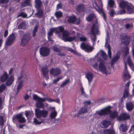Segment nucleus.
<instances>
[{
	"mask_svg": "<svg viewBox=\"0 0 134 134\" xmlns=\"http://www.w3.org/2000/svg\"><path fill=\"white\" fill-rule=\"evenodd\" d=\"M99 69L103 73L107 74V70L103 61H100L99 65Z\"/></svg>",
	"mask_w": 134,
	"mask_h": 134,
	"instance_id": "obj_8",
	"label": "nucleus"
},
{
	"mask_svg": "<svg viewBox=\"0 0 134 134\" xmlns=\"http://www.w3.org/2000/svg\"><path fill=\"white\" fill-rule=\"evenodd\" d=\"M70 82V80L69 79H66L64 81L62 82V84L60 85V87L61 88L64 87Z\"/></svg>",
	"mask_w": 134,
	"mask_h": 134,
	"instance_id": "obj_40",
	"label": "nucleus"
},
{
	"mask_svg": "<svg viewBox=\"0 0 134 134\" xmlns=\"http://www.w3.org/2000/svg\"><path fill=\"white\" fill-rule=\"evenodd\" d=\"M45 98H42L38 101H37L36 104L37 107L38 109L42 108L44 109V105L43 103V102L45 101Z\"/></svg>",
	"mask_w": 134,
	"mask_h": 134,
	"instance_id": "obj_12",
	"label": "nucleus"
},
{
	"mask_svg": "<svg viewBox=\"0 0 134 134\" xmlns=\"http://www.w3.org/2000/svg\"><path fill=\"white\" fill-rule=\"evenodd\" d=\"M35 111V115L37 118L40 119L42 117L45 118L48 113V111L44 109L41 110L40 109L36 108Z\"/></svg>",
	"mask_w": 134,
	"mask_h": 134,
	"instance_id": "obj_3",
	"label": "nucleus"
},
{
	"mask_svg": "<svg viewBox=\"0 0 134 134\" xmlns=\"http://www.w3.org/2000/svg\"><path fill=\"white\" fill-rule=\"evenodd\" d=\"M129 94V92L128 90H127V89L126 88V87H125L124 91V93L122 98L125 99L126 97H128Z\"/></svg>",
	"mask_w": 134,
	"mask_h": 134,
	"instance_id": "obj_33",
	"label": "nucleus"
},
{
	"mask_svg": "<svg viewBox=\"0 0 134 134\" xmlns=\"http://www.w3.org/2000/svg\"><path fill=\"white\" fill-rule=\"evenodd\" d=\"M4 123L3 117L1 116V126H3L4 125Z\"/></svg>",
	"mask_w": 134,
	"mask_h": 134,
	"instance_id": "obj_59",
	"label": "nucleus"
},
{
	"mask_svg": "<svg viewBox=\"0 0 134 134\" xmlns=\"http://www.w3.org/2000/svg\"><path fill=\"white\" fill-rule=\"evenodd\" d=\"M125 49V50L122 55L123 58L125 59H126L127 55L129 53V48L127 47H126Z\"/></svg>",
	"mask_w": 134,
	"mask_h": 134,
	"instance_id": "obj_35",
	"label": "nucleus"
},
{
	"mask_svg": "<svg viewBox=\"0 0 134 134\" xmlns=\"http://www.w3.org/2000/svg\"><path fill=\"white\" fill-rule=\"evenodd\" d=\"M103 133L104 134H115V132L113 129L105 130L103 131Z\"/></svg>",
	"mask_w": 134,
	"mask_h": 134,
	"instance_id": "obj_28",
	"label": "nucleus"
},
{
	"mask_svg": "<svg viewBox=\"0 0 134 134\" xmlns=\"http://www.w3.org/2000/svg\"><path fill=\"white\" fill-rule=\"evenodd\" d=\"M12 121L14 123L16 124L17 127V123L18 122L20 123H24L26 121V120L23 116L22 114L20 113L13 115L12 117Z\"/></svg>",
	"mask_w": 134,
	"mask_h": 134,
	"instance_id": "obj_2",
	"label": "nucleus"
},
{
	"mask_svg": "<svg viewBox=\"0 0 134 134\" xmlns=\"http://www.w3.org/2000/svg\"><path fill=\"white\" fill-rule=\"evenodd\" d=\"M81 47L83 50H85V52L87 53L92 52L93 49V47L87 43L82 42L81 45Z\"/></svg>",
	"mask_w": 134,
	"mask_h": 134,
	"instance_id": "obj_6",
	"label": "nucleus"
},
{
	"mask_svg": "<svg viewBox=\"0 0 134 134\" xmlns=\"http://www.w3.org/2000/svg\"><path fill=\"white\" fill-rule=\"evenodd\" d=\"M130 118V116L128 114L125 113H122L118 117L117 120L119 121L125 120L129 119Z\"/></svg>",
	"mask_w": 134,
	"mask_h": 134,
	"instance_id": "obj_9",
	"label": "nucleus"
},
{
	"mask_svg": "<svg viewBox=\"0 0 134 134\" xmlns=\"http://www.w3.org/2000/svg\"><path fill=\"white\" fill-rule=\"evenodd\" d=\"M123 74L124 77H127L129 79H130L131 78V76L128 74H127L126 73V72H124Z\"/></svg>",
	"mask_w": 134,
	"mask_h": 134,
	"instance_id": "obj_58",
	"label": "nucleus"
},
{
	"mask_svg": "<svg viewBox=\"0 0 134 134\" xmlns=\"http://www.w3.org/2000/svg\"><path fill=\"white\" fill-rule=\"evenodd\" d=\"M128 5L127 4L124 2H121L120 3L119 6L120 8L122 9L121 11V14H122L125 13L126 10L125 9H126L127 8V6Z\"/></svg>",
	"mask_w": 134,
	"mask_h": 134,
	"instance_id": "obj_13",
	"label": "nucleus"
},
{
	"mask_svg": "<svg viewBox=\"0 0 134 134\" xmlns=\"http://www.w3.org/2000/svg\"><path fill=\"white\" fill-rule=\"evenodd\" d=\"M9 0H1V3L7 4Z\"/></svg>",
	"mask_w": 134,
	"mask_h": 134,
	"instance_id": "obj_63",
	"label": "nucleus"
},
{
	"mask_svg": "<svg viewBox=\"0 0 134 134\" xmlns=\"http://www.w3.org/2000/svg\"><path fill=\"white\" fill-rule=\"evenodd\" d=\"M40 55L43 57L48 56L50 53V49L47 47H42L39 49Z\"/></svg>",
	"mask_w": 134,
	"mask_h": 134,
	"instance_id": "obj_5",
	"label": "nucleus"
},
{
	"mask_svg": "<svg viewBox=\"0 0 134 134\" xmlns=\"http://www.w3.org/2000/svg\"><path fill=\"white\" fill-rule=\"evenodd\" d=\"M52 49L55 52H60L61 51V49L60 48H58L56 45H55L53 46Z\"/></svg>",
	"mask_w": 134,
	"mask_h": 134,
	"instance_id": "obj_43",
	"label": "nucleus"
},
{
	"mask_svg": "<svg viewBox=\"0 0 134 134\" xmlns=\"http://www.w3.org/2000/svg\"><path fill=\"white\" fill-rule=\"evenodd\" d=\"M100 51L101 52L102 54L101 56L105 60L107 59L108 58V57L106 53L103 50H100Z\"/></svg>",
	"mask_w": 134,
	"mask_h": 134,
	"instance_id": "obj_48",
	"label": "nucleus"
},
{
	"mask_svg": "<svg viewBox=\"0 0 134 134\" xmlns=\"http://www.w3.org/2000/svg\"><path fill=\"white\" fill-rule=\"evenodd\" d=\"M41 70L43 76L46 78V79L47 80L49 79V70L48 68L46 67H43L41 68Z\"/></svg>",
	"mask_w": 134,
	"mask_h": 134,
	"instance_id": "obj_14",
	"label": "nucleus"
},
{
	"mask_svg": "<svg viewBox=\"0 0 134 134\" xmlns=\"http://www.w3.org/2000/svg\"><path fill=\"white\" fill-rule=\"evenodd\" d=\"M84 103L85 105V106L87 107V105H89L91 103V102L90 100L84 102Z\"/></svg>",
	"mask_w": 134,
	"mask_h": 134,
	"instance_id": "obj_57",
	"label": "nucleus"
},
{
	"mask_svg": "<svg viewBox=\"0 0 134 134\" xmlns=\"http://www.w3.org/2000/svg\"><path fill=\"white\" fill-rule=\"evenodd\" d=\"M114 4V2L113 0H108V5L110 8H113Z\"/></svg>",
	"mask_w": 134,
	"mask_h": 134,
	"instance_id": "obj_42",
	"label": "nucleus"
},
{
	"mask_svg": "<svg viewBox=\"0 0 134 134\" xmlns=\"http://www.w3.org/2000/svg\"><path fill=\"white\" fill-rule=\"evenodd\" d=\"M132 27V25L130 24H127L125 25V27L127 29H129V28Z\"/></svg>",
	"mask_w": 134,
	"mask_h": 134,
	"instance_id": "obj_56",
	"label": "nucleus"
},
{
	"mask_svg": "<svg viewBox=\"0 0 134 134\" xmlns=\"http://www.w3.org/2000/svg\"><path fill=\"white\" fill-rule=\"evenodd\" d=\"M37 12L35 14V16L37 15L38 17H42L43 14L42 10L41 8L37 9Z\"/></svg>",
	"mask_w": 134,
	"mask_h": 134,
	"instance_id": "obj_26",
	"label": "nucleus"
},
{
	"mask_svg": "<svg viewBox=\"0 0 134 134\" xmlns=\"http://www.w3.org/2000/svg\"><path fill=\"white\" fill-rule=\"evenodd\" d=\"M99 32L98 28L95 24H93L91 27L90 30L91 34L95 35L98 34Z\"/></svg>",
	"mask_w": 134,
	"mask_h": 134,
	"instance_id": "obj_11",
	"label": "nucleus"
},
{
	"mask_svg": "<svg viewBox=\"0 0 134 134\" xmlns=\"http://www.w3.org/2000/svg\"><path fill=\"white\" fill-rule=\"evenodd\" d=\"M23 83V81H19V83L17 87V90H20L21 88L22 87Z\"/></svg>",
	"mask_w": 134,
	"mask_h": 134,
	"instance_id": "obj_49",
	"label": "nucleus"
},
{
	"mask_svg": "<svg viewBox=\"0 0 134 134\" xmlns=\"http://www.w3.org/2000/svg\"><path fill=\"white\" fill-rule=\"evenodd\" d=\"M44 120L42 118H34V119L33 123L36 125H39L41 124L44 121Z\"/></svg>",
	"mask_w": 134,
	"mask_h": 134,
	"instance_id": "obj_20",
	"label": "nucleus"
},
{
	"mask_svg": "<svg viewBox=\"0 0 134 134\" xmlns=\"http://www.w3.org/2000/svg\"><path fill=\"white\" fill-rule=\"evenodd\" d=\"M42 98H41L39 97L36 94H34L33 95V99L35 101H38V100H39Z\"/></svg>",
	"mask_w": 134,
	"mask_h": 134,
	"instance_id": "obj_50",
	"label": "nucleus"
},
{
	"mask_svg": "<svg viewBox=\"0 0 134 134\" xmlns=\"http://www.w3.org/2000/svg\"><path fill=\"white\" fill-rule=\"evenodd\" d=\"M96 16L94 14L91 13L86 18V20L88 22H91L94 19Z\"/></svg>",
	"mask_w": 134,
	"mask_h": 134,
	"instance_id": "obj_23",
	"label": "nucleus"
},
{
	"mask_svg": "<svg viewBox=\"0 0 134 134\" xmlns=\"http://www.w3.org/2000/svg\"><path fill=\"white\" fill-rule=\"evenodd\" d=\"M61 79L62 77H60L57 78L55 79H54L53 80V83H55V84H56L57 83V82H58L59 81V80Z\"/></svg>",
	"mask_w": 134,
	"mask_h": 134,
	"instance_id": "obj_53",
	"label": "nucleus"
},
{
	"mask_svg": "<svg viewBox=\"0 0 134 134\" xmlns=\"http://www.w3.org/2000/svg\"><path fill=\"white\" fill-rule=\"evenodd\" d=\"M57 115V113L55 111L51 112L50 115V117L52 119H55Z\"/></svg>",
	"mask_w": 134,
	"mask_h": 134,
	"instance_id": "obj_39",
	"label": "nucleus"
},
{
	"mask_svg": "<svg viewBox=\"0 0 134 134\" xmlns=\"http://www.w3.org/2000/svg\"><path fill=\"white\" fill-rule=\"evenodd\" d=\"M26 27L25 23L24 22H22L20 23L18 26V29H25Z\"/></svg>",
	"mask_w": 134,
	"mask_h": 134,
	"instance_id": "obj_36",
	"label": "nucleus"
},
{
	"mask_svg": "<svg viewBox=\"0 0 134 134\" xmlns=\"http://www.w3.org/2000/svg\"><path fill=\"white\" fill-rule=\"evenodd\" d=\"M92 66L94 69L98 71L99 70V66L97 63L96 62Z\"/></svg>",
	"mask_w": 134,
	"mask_h": 134,
	"instance_id": "obj_54",
	"label": "nucleus"
},
{
	"mask_svg": "<svg viewBox=\"0 0 134 134\" xmlns=\"http://www.w3.org/2000/svg\"><path fill=\"white\" fill-rule=\"evenodd\" d=\"M56 29L55 33L56 34H58L60 33H62L64 31V29L62 26H60Z\"/></svg>",
	"mask_w": 134,
	"mask_h": 134,
	"instance_id": "obj_29",
	"label": "nucleus"
},
{
	"mask_svg": "<svg viewBox=\"0 0 134 134\" xmlns=\"http://www.w3.org/2000/svg\"><path fill=\"white\" fill-rule=\"evenodd\" d=\"M14 80V77L12 76H10L6 81L5 84L7 86H10L13 83Z\"/></svg>",
	"mask_w": 134,
	"mask_h": 134,
	"instance_id": "obj_19",
	"label": "nucleus"
},
{
	"mask_svg": "<svg viewBox=\"0 0 134 134\" xmlns=\"http://www.w3.org/2000/svg\"><path fill=\"white\" fill-rule=\"evenodd\" d=\"M127 63L130 66L132 65V61L130 56H129L127 58Z\"/></svg>",
	"mask_w": 134,
	"mask_h": 134,
	"instance_id": "obj_52",
	"label": "nucleus"
},
{
	"mask_svg": "<svg viewBox=\"0 0 134 134\" xmlns=\"http://www.w3.org/2000/svg\"><path fill=\"white\" fill-rule=\"evenodd\" d=\"M80 39L81 41H85L87 40L86 38L85 37H80Z\"/></svg>",
	"mask_w": 134,
	"mask_h": 134,
	"instance_id": "obj_62",
	"label": "nucleus"
},
{
	"mask_svg": "<svg viewBox=\"0 0 134 134\" xmlns=\"http://www.w3.org/2000/svg\"><path fill=\"white\" fill-rule=\"evenodd\" d=\"M126 37L127 36H125V37H123L122 39L124 40V41H123L124 44L125 45L127 46L129 44L130 41L128 38H127V40L126 39Z\"/></svg>",
	"mask_w": 134,
	"mask_h": 134,
	"instance_id": "obj_37",
	"label": "nucleus"
},
{
	"mask_svg": "<svg viewBox=\"0 0 134 134\" xmlns=\"http://www.w3.org/2000/svg\"><path fill=\"white\" fill-rule=\"evenodd\" d=\"M35 7L36 9L41 8L42 2L41 0H35Z\"/></svg>",
	"mask_w": 134,
	"mask_h": 134,
	"instance_id": "obj_27",
	"label": "nucleus"
},
{
	"mask_svg": "<svg viewBox=\"0 0 134 134\" xmlns=\"http://www.w3.org/2000/svg\"><path fill=\"white\" fill-rule=\"evenodd\" d=\"M8 77L7 72L4 71L2 75L1 76V82L3 83L5 82L8 79Z\"/></svg>",
	"mask_w": 134,
	"mask_h": 134,
	"instance_id": "obj_18",
	"label": "nucleus"
},
{
	"mask_svg": "<svg viewBox=\"0 0 134 134\" xmlns=\"http://www.w3.org/2000/svg\"><path fill=\"white\" fill-rule=\"evenodd\" d=\"M120 56L119 55H117L115 56L113 59H112L111 61V65L114 64V63L117 61L120 58Z\"/></svg>",
	"mask_w": 134,
	"mask_h": 134,
	"instance_id": "obj_32",
	"label": "nucleus"
},
{
	"mask_svg": "<svg viewBox=\"0 0 134 134\" xmlns=\"http://www.w3.org/2000/svg\"><path fill=\"white\" fill-rule=\"evenodd\" d=\"M6 88V85L4 83H3L1 85V93H2L5 90Z\"/></svg>",
	"mask_w": 134,
	"mask_h": 134,
	"instance_id": "obj_46",
	"label": "nucleus"
},
{
	"mask_svg": "<svg viewBox=\"0 0 134 134\" xmlns=\"http://www.w3.org/2000/svg\"><path fill=\"white\" fill-rule=\"evenodd\" d=\"M99 12L101 15L103 16L105 21H106V17L105 13L103 12L102 9L99 8Z\"/></svg>",
	"mask_w": 134,
	"mask_h": 134,
	"instance_id": "obj_44",
	"label": "nucleus"
},
{
	"mask_svg": "<svg viewBox=\"0 0 134 134\" xmlns=\"http://www.w3.org/2000/svg\"><path fill=\"white\" fill-rule=\"evenodd\" d=\"M76 17L75 16H70L68 19V22L69 23H74L76 21Z\"/></svg>",
	"mask_w": 134,
	"mask_h": 134,
	"instance_id": "obj_31",
	"label": "nucleus"
},
{
	"mask_svg": "<svg viewBox=\"0 0 134 134\" xmlns=\"http://www.w3.org/2000/svg\"><path fill=\"white\" fill-rule=\"evenodd\" d=\"M111 108L110 106H108L102 110L99 113V114L100 115H102L110 114V116L111 118L113 119L117 117L118 115V112L116 111H114L111 113L110 110Z\"/></svg>",
	"mask_w": 134,
	"mask_h": 134,
	"instance_id": "obj_1",
	"label": "nucleus"
},
{
	"mask_svg": "<svg viewBox=\"0 0 134 134\" xmlns=\"http://www.w3.org/2000/svg\"><path fill=\"white\" fill-rule=\"evenodd\" d=\"M15 39V37L14 34L13 33L12 34L7 38L6 42V45L7 46H10Z\"/></svg>",
	"mask_w": 134,
	"mask_h": 134,
	"instance_id": "obj_10",
	"label": "nucleus"
},
{
	"mask_svg": "<svg viewBox=\"0 0 134 134\" xmlns=\"http://www.w3.org/2000/svg\"><path fill=\"white\" fill-rule=\"evenodd\" d=\"M76 39V37L74 36L73 37H69V36L67 38L65 39V42H71Z\"/></svg>",
	"mask_w": 134,
	"mask_h": 134,
	"instance_id": "obj_41",
	"label": "nucleus"
},
{
	"mask_svg": "<svg viewBox=\"0 0 134 134\" xmlns=\"http://www.w3.org/2000/svg\"><path fill=\"white\" fill-rule=\"evenodd\" d=\"M19 15L20 16H22V17H25L26 16V14L25 13H24L23 12H22L21 13H20V14Z\"/></svg>",
	"mask_w": 134,
	"mask_h": 134,
	"instance_id": "obj_64",
	"label": "nucleus"
},
{
	"mask_svg": "<svg viewBox=\"0 0 134 134\" xmlns=\"http://www.w3.org/2000/svg\"><path fill=\"white\" fill-rule=\"evenodd\" d=\"M102 124L104 128H106L109 126L110 124L111 123L109 121L105 120L102 121Z\"/></svg>",
	"mask_w": 134,
	"mask_h": 134,
	"instance_id": "obj_30",
	"label": "nucleus"
},
{
	"mask_svg": "<svg viewBox=\"0 0 134 134\" xmlns=\"http://www.w3.org/2000/svg\"><path fill=\"white\" fill-rule=\"evenodd\" d=\"M120 129L123 132H125L127 130V129L126 126H125L124 124H122L120 126Z\"/></svg>",
	"mask_w": 134,
	"mask_h": 134,
	"instance_id": "obj_47",
	"label": "nucleus"
},
{
	"mask_svg": "<svg viewBox=\"0 0 134 134\" xmlns=\"http://www.w3.org/2000/svg\"><path fill=\"white\" fill-rule=\"evenodd\" d=\"M96 35H93V36L91 37V39L92 40V42L93 43V44L96 41Z\"/></svg>",
	"mask_w": 134,
	"mask_h": 134,
	"instance_id": "obj_51",
	"label": "nucleus"
},
{
	"mask_svg": "<svg viewBox=\"0 0 134 134\" xmlns=\"http://www.w3.org/2000/svg\"><path fill=\"white\" fill-rule=\"evenodd\" d=\"M41 33L43 35H45L46 30L43 27H42L41 28Z\"/></svg>",
	"mask_w": 134,
	"mask_h": 134,
	"instance_id": "obj_60",
	"label": "nucleus"
},
{
	"mask_svg": "<svg viewBox=\"0 0 134 134\" xmlns=\"http://www.w3.org/2000/svg\"><path fill=\"white\" fill-rule=\"evenodd\" d=\"M56 30V29L52 28L49 29V31L48 33L47 37H51L53 35V33L55 32Z\"/></svg>",
	"mask_w": 134,
	"mask_h": 134,
	"instance_id": "obj_38",
	"label": "nucleus"
},
{
	"mask_svg": "<svg viewBox=\"0 0 134 134\" xmlns=\"http://www.w3.org/2000/svg\"><path fill=\"white\" fill-rule=\"evenodd\" d=\"M30 34L28 33L24 35L21 39L20 45L24 47L28 44L31 38Z\"/></svg>",
	"mask_w": 134,
	"mask_h": 134,
	"instance_id": "obj_4",
	"label": "nucleus"
},
{
	"mask_svg": "<svg viewBox=\"0 0 134 134\" xmlns=\"http://www.w3.org/2000/svg\"><path fill=\"white\" fill-rule=\"evenodd\" d=\"M61 71V69L58 67H56L51 69L50 71V73L54 77H55L60 74Z\"/></svg>",
	"mask_w": 134,
	"mask_h": 134,
	"instance_id": "obj_7",
	"label": "nucleus"
},
{
	"mask_svg": "<svg viewBox=\"0 0 134 134\" xmlns=\"http://www.w3.org/2000/svg\"><path fill=\"white\" fill-rule=\"evenodd\" d=\"M21 6L22 7H25L31 5L30 0H25L21 3Z\"/></svg>",
	"mask_w": 134,
	"mask_h": 134,
	"instance_id": "obj_21",
	"label": "nucleus"
},
{
	"mask_svg": "<svg viewBox=\"0 0 134 134\" xmlns=\"http://www.w3.org/2000/svg\"><path fill=\"white\" fill-rule=\"evenodd\" d=\"M114 13H115L114 10L113 9H112L110 12V13L109 14L111 16L113 17L114 15Z\"/></svg>",
	"mask_w": 134,
	"mask_h": 134,
	"instance_id": "obj_61",
	"label": "nucleus"
},
{
	"mask_svg": "<svg viewBox=\"0 0 134 134\" xmlns=\"http://www.w3.org/2000/svg\"><path fill=\"white\" fill-rule=\"evenodd\" d=\"M70 34L68 31L64 30L62 33V39L65 41V39H67L69 36Z\"/></svg>",
	"mask_w": 134,
	"mask_h": 134,
	"instance_id": "obj_24",
	"label": "nucleus"
},
{
	"mask_svg": "<svg viewBox=\"0 0 134 134\" xmlns=\"http://www.w3.org/2000/svg\"><path fill=\"white\" fill-rule=\"evenodd\" d=\"M87 108L86 106L82 107L79 111L77 114V116L78 117L79 115H82L87 113Z\"/></svg>",
	"mask_w": 134,
	"mask_h": 134,
	"instance_id": "obj_16",
	"label": "nucleus"
},
{
	"mask_svg": "<svg viewBox=\"0 0 134 134\" xmlns=\"http://www.w3.org/2000/svg\"><path fill=\"white\" fill-rule=\"evenodd\" d=\"M126 106L127 110L131 111L134 108V104L132 102H129L126 103Z\"/></svg>",
	"mask_w": 134,
	"mask_h": 134,
	"instance_id": "obj_17",
	"label": "nucleus"
},
{
	"mask_svg": "<svg viewBox=\"0 0 134 134\" xmlns=\"http://www.w3.org/2000/svg\"><path fill=\"white\" fill-rule=\"evenodd\" d=\"M55 15L57 19H59L62 16L63 13L61 11H59L55 12Z\"/></svg>",
	"mask_w": 134,
	"mask_h": 134,
	"instance_id": "obj_34",
	"label": "nucleus"
},
{
	"mask_svg": "<svg viewBox=\"0 0 134 134\" xmlns=\"http://www.w3.org/2000/svg\"><path fill=\"white\" fill-rule=\"evenodd\" d=\"M126 9L129 14H134V6L133 5H128Z\"/></svg>",
	"mask_w": 134,
	"mask_h": 134,
	"instance_id": "obj_25",
	"label": "nucleus"
},
{
	"mask_svg": "<svg viewBox=\"0 0 134 134\" xmlns=\"http://www.w3.org/2000/svg\"><path fill=\"white\" fill-rule=\"evenodd\" d=\"M80 90L81 91V95L83 96H86V94L85 92L84 91V88L82 87H81Z\"/></svg>",
	"mask_w": 134,
	"mask_h": 134,
	"instance_id": "obj_55",
	"label": "nucleus"
},
{
	"mask_svg": "<svg viewBox=\"0 0 134 134\" xmlns=\"http://www.w3.org/2000/svg\"><path fill=\"white\" fill-rule=\"evenodd\" d=\"M85 9L84 5L83 4H80L77 7V10L80 12H83Z\"/></svg>",
	"mask_w": 134,
	"mask_h": 134,
	"instance_id": "obj_22",
	"label": "nucleus"
},
{
	"mask_svg": "<svg viewBox=\"0 0 134 134\" xmlns=\"http://www.w3.org/2000/svg\"><path fill=\"white\" fill-rule=\"evenodd\" d=\"M25 115L26 117H28L29 116H31L33 115V113L32 111L29 110L26 111Z\"/></svg>",
	"mask_w": 134,
	"mask_h": 134,
	"instance_id": "obj_45",
	"label": "nucleus"
},
{
	"mask_svg": "<svg viewBox=\"0 0 134 134\" xmlns=\"http://www.w3.org/2000/svg\"><path fill=\"white\" fill-rule=\"evenodd\" d=\"M86 77L88 80V84L90 85L93 78V74L90 72H88L86 73Z\"/></svg>",
	"mask_w": 134,
	"mask_h": 134,
	"instance_id": "obj_15",
	"label": "nucleus"
}]
</instances>
